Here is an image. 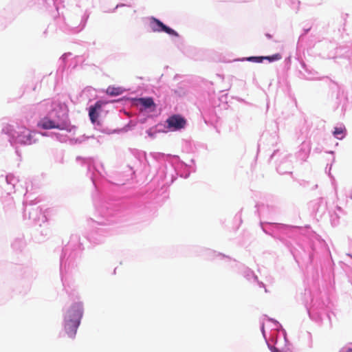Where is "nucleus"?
<instances>
[{
  "mask_svg": "<svg viewBox=\"0 0 352 352\" xmlns=\"http://www.w3.org/2000/svg\"><path fill=\"white\" fill-rule=\"evenodd\" d=\"M82 316V305L76 303L67 311L65 320V329L71 338H74Z\"/></svg>",
  "mask_w": 352,
  "mask_h": 352,
  "instance_id": "1",
  "label": "nucleus"
},
{
  "mask_svg": "<svg viewBox=\"0 0 352 352\" xmlns=\"http://www.w3.org/2000/svg\"><path fill=\"white\" fill-rule=\"evenodd\" d=\"M67 114H65V118L59 119L60 121H56L50 119L49 117H44L38 122L37 126L43 129L49 130L57 129L59 130H67L69 124L67 121Z\"/></svg>",
  "mask_w": 352,
  "mask_h": 352,
  "instance_id": "2",
  "label": "nucleus"
},
{
  "mask_svg": "<svg viewBox=\"0 0 352 352\" xmlns=\"http://www.w3.org/2000/svg\"><path fill=\"white\" fill-rule=\"evenodd\" d=\"M151 28L153 32H164L170 36L175 37L179 36V34L176 31L166 26L161 21L155 17L151 18Z\"/></svg>",
  "mask_w": 352,
  "mask_h": 352,
  "instance_id": "3",
  "label": "nucleus"
},
{
  "mask_svg": "<svg viewBox=\"0 0 352 352\" xmlns=\"http://www.w3.org/2000/svg\"><path fill=\"white\" fill-rule=\"evenodd\" d=\"M166 123L168 129L177 131L185 127L186 120L180 115H173L167 119Z\"/></svg>",
  "mask_w": 352,
  "mask_h": 352,
  "instance_id": "4",
  "label": "nucleus"
},
{
  "mask_svg": "<svg viewBox=\"0 0 352 352\" xmlns=\"http://www.w3.org/2000/svg\"><path fill=\"white\" fill-rule=\"evenodd\" d=\"M135 104L137 106H140V110H144L146 109L153 108V110L155 108V104L152 98H140L135 99Z\"/></svg>",
  "mask_w": 352,
  "mask_h": 352,
  "instance_id": "5",
  "label": "nucleus"
},
{
  "mask_svg": "<svg viewBox=\"0 0 352 352\" xmlns=\"http://www.w3.org/2000/svg\"><path fill=\"white\" fill-rule=\"evenodd\" d=\"M102 108V102L100 101H98L95 103L94 105L91 106L89 109V118L92 123L96 122L97 119L98 118L99 113L98 111Z\"/></svg>",
  "mask_w": 352,
  "mask_h": 352,
  "instance_id": "6",
  "label": "nucleus"
},
{
  "mask_svg": "<svg viewBox=\"0 0 352 352\" xmlns=\"http://www.w3.org/2000/svg\"><path fill=\"white\" fill-rule=\"evenodd\" d=\"M282 56L280 54H276L272 56H260V57H250L248 58V60H252V58H260V61H262L263 59L268 60L269 61H276L281 59Z\"/></svg>",
  "mask_w": 352,
  "mask_h": 352,
  "instance_id": "7",
  "label": "nucleus"
},
{
  "mask_svg": "<svg viewBox=\"0 0 352 352\" xmlns=\"http://www.w3.org/2000/svg\"><path fill=\"white\" fill-rule=\"evenodd\" d=\"M107 94L110 96H118L122 94V90L119 87H109L107 89Z\"/></svg>",
  "mask_w": 352,
  "mask_h": 352,
  "instance_id": "8",
  "label": "nucleus"
},
{
  "mask_svg": "<svg viewBox=\"0 0 352 352\" xmlns=\"http://www.w3.org/2000/svg\"><path fill=\"white\" fill-rule=\"evenodd\" d=\"M343 132H344V129L343 128H342V127H336L334 131H333V134H334L335 136L337 137V138L342 139V137H339L338 135H342Z\"/></svg>",
  "mask_w": 352,
  "mask_h": 352,
  "instance_id": "9",
  "label": "nucleus"
},
{
  "mask_svg": "<svg viewBox=\"0 0 352 352\" xmlns=\"http://www.w3.org/2000/svg\"><path fill=\"white\" fill-rule=\"evenodd\" d=\"M63 107H64L65 109V110L67 111V107L65 103L63 104V105L60 107V108H63Z\"/></svg>",
  "mask_w": 352,
  "mask_h": 352,
  "instance_id": "10",
  "label": "nucleus"
},
{
  "mask_svg": "<svg viewBox=\"0 0 352 352\" xmlns=\"http://www.w3.org/2000/svg\"><path fill=\"white\" fill-rule=\"evenodd\" d=\"M260 60H261L260 58H252L251 60H255L256 62L260 63L261 62Z\"/></svg>",
  "mask_w": 352,
  "mask_h": 352,
  "instance_id": "11",
  "label": "nucleus"
},
{
  "mask_svg": "<svg viewBox=\"0 0 352 352\" xmlns=\"http://www.w3.org/2000/svg\"><path fill=\"white\" fill-rule=\"evenodd\" d=\"M272 352H280V351L278 349H277L276 348H274L272 349Z\"/></svg>",
  "mask_w": 352,
  "mask_h": 352,
  "instance_id": "12",
  "label": "nucleus"
},
{
  "mask_svg": "<svg viewBox=\"0 0 352 352\" xmlns=\"http://www.w3.org/2000/svg\"><path fill=\"white\" fill-rule=\"evenodd\" d=\"M345 352H352V349H348Z\"/></svg>",
  "mask_w": 352,
  "mask_h": 352,
  "instance_id": "13",
  "label": "nucleus"
},
{
  "mask_svg": "<svg viewBox=\"0 0 352 352\" xmlns=\"http://www.w3.org/2000/svg\"><path fill=\"white\" fill-rule=\"evenodd\" d=\"M267 36L268 38H271V36H270V34H267Z\"/></svg>",
  "mask_w": 352,
  "mask_h": 352,
  "instance_id": "14",
  "label": "nucleus"
}]
</instances>
